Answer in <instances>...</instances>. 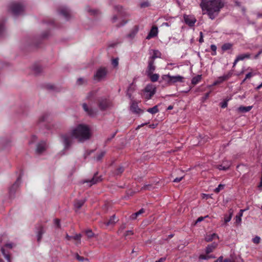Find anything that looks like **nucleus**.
Listing matches in <instances>:
<instances>
[{
    "label": "nucleus",
    "mask_w": 262,
    "mask_h": 262,
    "mask_svg": "<svg viewBox=\"0 0 262 262\" xmlns=\"http://www.w3.org/2000/svg\"><path fill=\"white\" fill-rule=\"evenodd\" d=\"M203 14H207L211 19H214L224 6L222 0H201L200 4Z\"/></svg>",
    "instance_id": "nucleus-1"
},
{
    "label": "nucleus",
    "mask_w": 262,
    "mask_h": 262,
    "mask_svg": "<svg viewBox=\"0 0 262 262\" xmlns=\"http://www.w3.org/2000/svg\"><path fill=\"white\" fill-rule=\"evenodd\" d=\"M210 48L212 51H214L215 53L216 50V47L215 45H211L210 46Z\"/></svg>",
    "instance_id": "nucleus-58"
},
{
    "label": "nucleus",
    "mask_w": 262,
    "mask_h": 262,
    "mask_svg": "<svg viewBox=\"0 0 262 262\" xmlns=\"http://www.w3.org/2000/svg\"><path fill=\"white\" fill-rule=\"evenodd\" d=\"M227 106V101H225L222 103L221 107L222 108H225Z\"/></svg>",
    "instance_id": "nucleus-63"
},
{
    "label": "nucleus",
    "mask_w": 262,
    "mask_h": 262,
    "mask_svg": "<svg viewBox=\"0 0 262 262\" xmlns=\"http://www.w3.org/2000/svg\"><path fill=\"white\" fill-rule=\"evenodd\" d=\"M114 9L116 11H118V12H120L121 11L122 8L121 6L117 5L114 7Z\"/></svg>",
    "instance_id": "nucleus-52"
},
{
    "label": "nucleus",
    "mask_w": 262,
    "mask_h": 262,
    "mask_svg": "<svg viewBox=\"0 0 262 262\" xmlns=\"http://www.w3.org/2000/svg\"><path fill=\"white\" fill-rule=\"evenodd\" d=\"M81 235L79 234H76L75 235V236H73V238H72V239H74L75 241H77V244H80V242H81Z\"/></svg>",
    "instance_id": "nucleus-41"
},
{
    "label": "nucleus",
    "mask_w": 262,
    "mask_h": 262,
    "mask_svg": "<svg viewBox=\"0 0 262 262\" xmlns=\"http://www.w3.org/2000/svg\"><path fill=\"white\" fill-rule=\"evenodd\" d=\"M183 17L185 24L190 27H193L196 21V18L193 15L184 14Z\"/></svg>",
    "instance_id": "nucleus-8"
},
{
    "label": "nucleus",
    "mask_w": 262,
    "mask_h": 262,
    "mask_svg": "<svg viewBox=\"0 0 262 262\" xmlns=\"http://www.w3.org/2000/svg\"><path fill=\"white\" fill-rule=\"evenodd\" d=\"M98 107L100 110H105L112 106L111 102L107 99L101 98L98 100Z\"/></svg>",
    "instance_id": "nucleus-7"
},
{
    "label": "nucleus",
    "mask_w": 262,
    "mask_h": 262,
    "mask_svg": "<svg viewBox=\"0 0 262 262\" xmlns=\"http://www.w3.org/2000/svg\"><path fill=\"white\" fill-rule=\"evenodd\" d=\"M5 246L7 248H9L10 249H11L13 247V244H12V243H10V244H7L5 245Z\"/></svg>",
    "instance_id": "nucleus-62"
},
{
    "label": "nucleus",
    "mask_w": 262,
    "mask_h": 262,
    "mask_svg": "<svg viewBox=\"0 0 262 262\" xmlns=\"http://www.w3.org/2000/svg\"><path fill=\"white\" fill-rule=\"evenodd\" d=\"M85 201V199L76 200L74 203L75 207L77 209H79L83 206Z\"/></svg>",
    "instance_id": "nucleus-22"
},
{
    "label": "nucleus",
    "mask_w": 262,
    "mask_h": 262,
    "mask_svg": "<svg viewBox=\"0 0 262 262\" xmlns=\"http://www.w3.org/2000/svg\"><path fill=\"white\" fill-rule=\"evenodd\" d=\"M162 79L169 84L180 80V76H171L169 74L163 75Z\"/></svg>",
    "instance_id": "nucleus-9"
},
{
    "label": "nucleus",
    "mask_w": 262,
    "mask_h": 262,
    "mask_svg": "<svg viewBox=\"0 0 262 262\" xmlns=\"http://www.w3.org/2000/svg\"><path fill=\"white\" fill-rule=\"evenodd\" d=\"M112 63L113 66L114 67H115L118 66V59H117V58L113 59L112 60Z\"/></svg>",
    "instance_id": "nucleus-49"
},
{
    "label": "nucleus",
    "mask_w": 262,
    "mask_h": 262,
    "mask_svg": "<svg viewBox=\"0 0 262 262\" xmlns=\"http://www.w3.org/2000/svg\"><path fill=\"white\" fill-rule=\"evenodd\" d=\"M139 31V27L135 26L130 30V32L127 34V37L130 39H133Z\"/></svg>",
    "instance_id": "nucleus-18"
},
{
    "label": "nucleus",
    "mask_w": 262,
    "mask_h": 262,
    "mask_svg": "<svg viewBox=\"0 0 262 262\" xmlns=\"http://www.w3.org/2000/svg\"><path fill=\"white\" fill-rule=\"evenodd\" d=\"M250 57H251V54H250V53H245V54H240V55H238L236 57V58H237V59L239 61H240V60H243L245 59L250 58Z\"/></svg>",
    "instance_id": "nucleus-24"
},
{
    "label": "nucleus",
    "mask_w": 262,
    "mask_h": 262,
    "mask_svg": "<svg viewBox=\"0 0 262 262\" xmlns=\"http://www.w3.org/2000/svg\"><path fill=\"white\" fill-rule=\"evenodd\" d=\"M224 188V185L220 184L217 187H216L214 191L215 193H219L221 190L223 189Z\"/></svg>",
    "instance_id": "nucleus-43"
},
{
    "label": "nucleus",
    "mask_w": 262,
    "mask_h": 262,
    "mask_svg": "<svg viewBox=\"0 0 262 262\" xmlns=\"http://www.w3.org/2000/svg\"><path fill=\"white\" fill-rule=\"evenodd\" d=\"M175 19V18H170L169 21L168 22L165 23L163 24V25H164L166 26H170V23L171 21L173 22V19Z\"/></svg>",
    "instance_id": "nucleus-56"
},
{
    "label": "nucleus",
    "mask_w": 262,
    "mask_h": 262,
    "mask_svg": "<svg viewBox=\"0 0 262 262\" xmlns=\"http://www.w3.org/2000/svg\"><path fill=\"white\" fill-rule=\"evenodd\" d=\"M221 262H233V261L230 259L226 258V259H225L224 260L223 259L222 260H221Z\"/></svg>",
    "instance_id": "nucleus-64"
},
{
    "label": "nucleus",
    "mask_w": 262,
    "mask_h": 262,
    "mask_svg": "<svg viewBox=\"0 0 262 262\" xmlns=\"http://www.w3.org/2000/svg\"><path fill=\"white\" fill-rule=\"evenodd\" d=\"M252 73H248L246 75L245 79H249L252 76Z\"/></svg>",
    "instance_id": "nucleus-60"
},
{
    "label": "nucleus",
    "mask_w": 262,
    "mask_h": 262,
    "mask_svg": "<svg viewBox=\"0 0 262 262\" xmlns=\"http://www.w3.org/2000/svg\"><path fill=\"white\" fill-rule=\"evenodd\" d=\"M201 78H202V75H198L197 76L192 78V79L191 80V83L195 85L201 81Z\"/></svg>",
    "instance_id": "nucleus-29"
},
{
    "label": "nucleus",
    "mask_w": 262,
    "mask_h": 262,
    "mask_svg": "<svg viewBox=\"0 0 262 262\" xmlns=\"http://www.w3.org/2000/svg\"><path fill=\"white\" fill-rule=\"evenodd\" d=\"M9 10L13 14L17 15L24 11V6L20 3H13L9 6Z\"/></svg>",
    "instance_id": "nucleus-4"
},
{
    "label": "nucleus",
    "mask_w": 262,
    "mask_h": 262,
    "mask_svg": "<svg viewBox=\"0 0 262 262\" xmlns=\"http://www.w3.org/2000/svg\"><path fill=\"white\" fill-rule=\"evenodd\" d=\"M95 94L96 92L94 91H91L89 92L86 95V99L91 100L95 96Z\"/></svg>",
    "instance_id": "nucleus-35"
},
{
    "label": "nucleus",
    "mask_w": 262,
    "mask_h": 262,
    "mask_svg": "<svg viewBox=\"0 0 262 262\" xmlns=\"http://www.w3.org/2000/svg\"><path fill=\"white\" fill-rule=\"evenodd\" d=\"M252 108V106H240L238 107V110L239 112L242 113H245L248 112L250 111Z\"/></svg>",
    "instance_id": "nucleus-30"
},
{
    "label": "nucleus",
    "mask_w": 262,
    "mask_h": 262,
    "mask_svg": "<svg viewBox=\"0 0 262 262\" xmlns=\"http://www.w3.org/2000/svg\"><path fill=\"white\" fill-rule=\"evenodd\" d=\"M156 87L152 84H148L144 91V95L145 99L149 100L156 93Z\"/></svg>",
    "instance_id": "nucleus-6"
},
{
    "label": "nucleus",
    "mask_w": 262,
    "mask_h": 262,
    "mask_svg": "<svg viewBox=\"0 0 262 262\" xmlns=\"http://www.w3.org/2000/svg\"><path fill=\"white\" fill-rule=\"evenodd\" d=\"M54 224L57 227H60V221L58 219L54 220Z\"/></svg>",
    "instance_id": "nucleus-57"
},
{
    "label": "nucleus",
    "mask_w": 262,
    "mask_h": 262,
    "mask_svg": "<svg viewBox=\"0 0 262 262\" xmlns=\"http://www.w3.org/2000/svg\"><path fill=\"white\" fill-rule=\"evenodd\" d=\"M105 151H101L99 154L97 155L96 156V160L97 161L100 160L105 155Z\"/></svg>",
    "instance_id": "nucleus-42"
},
{
    "label": "nucleus",
    "mask_w": 262,
    "mask_h": 262,
    "mask_svg": "<svg viewBox=\"0 0 262 262\" xmlns=\"http://www.w3.org/2000/svg\"><path fill=\"white\" fill-rule=\"evenodd\" d=\"M101 180L99 177H97L96 174L94 175L93 178L91 180H85L83 181V183H87L89 187L91 186L92 185L97 183V182L100 181Z\"/></svg>",
    "instance_id": "nucleus-15"
},
{
    "label": "nucleus",
    "mask_w": 262,
    "mask_h": 262,
    "mask_svg": "<svg viewBox=\"0 0 262 262\" xmlns=\"http://www.w3.org/2000/svg\"><path fill=\"white\" fill-rule=\"evenodd\" d=\"M166 260V257H161L158 260L155 261V262H164Z\"/></svg>",
    "instance_id": "nucleus-61"
},
{
    "label": "nucleus",
    "mask_w": 262,
    "mask_h": 262,
    "mask_svg": "<svg viewBox=\"0 0 262 262\" xmlns=\"http://www.w3.org/2000/svg\"><path fill=\"white\" fill-rule=\"evenodd\" d=\"M33 71L35 74H38L41 72L42 68L40 66L35 65L33 67Z\"/></svg>",
    "instance_id": "nucleus-34"
},
{
    "label": "nucleus",
    "mask_w": 262,
    "mask_h": 262,
    "mask_svg": "<svg viewBox=\"0 0 262 262\" xmlns=\"http://www.w3.org/2000/svg\"><path fill=\"white\" fill-rule=\"evenodd\" d=\"M124 171V168L123 167H118L115 172V174L117 175H119L121 173H122Z\"/></svg>",
    "instance_id": "nucleus-44"
},
{
    "label": "nucleus",
    "mask_w": 262,
    "mask_h": 262,
    "mask_svg": "<svg viewBox=\"0 0 262 262\" xmlns=\"http://www.w3.org/2000/svg\"><path fill=\"white\" fill-rule=\"evenodd\" d=\"M152 51V55L149 57V59H155L157 58H160L161 56V52L158 50H153Z\"/></svg>",
    "instance_id": "nucleus-20"
},
{
    "label": "nucleus",
    "mask_w": 262,
    "mask_h": 262,
    "mask_svg": "<svg viewBox=\"0 0 262 262\" xmlns=\"http://www.w3.org/2000/svg\"><path fill=\"white\" fill-rule=\"evenodd\" d=\"M217 244L213 243L210 245H209L206 248V254H209L213 251V250L216 247Z\"/></svg>",
    "instance_id": "nucleus-21"
},
{
    "label": "nucleus",
    "mask_w": 262,
    "mask_h": 262,
    "mask_svg": "<svg viewBox=\"0 0 262 262\" xmlns=\"http://www.w3.org/2000/svg\"><path fill=\"white\" fill-rule=\"evenodd\" d=\"M200 36L199 41L200 43H202L204 41V39H203V34L202 32H200Z\"/></svg>",
    "instance_id": "nucleus-54"
},
{
    "label": "nucleus",
    "mask_w": 262,
    "mask_h": 262,
    "mask_svg": "<svg viewBox=\"0 0 262 262\" xmlns=\"http://www.w3.org/2000/svg\"><path fill=\"white\" fill-rule=\"evenodd\" d=\"M147 76L150 78V80L152 82H156L158 81L159 76L157 74H153V73L151 74H147Z\"/></svg>",
    "instance_id": "nucleus-28"
},
{
    "label": "nucleus",
    "mask_w": 262,
    "mask_h": 262,
    "mask_svg": "<svg viewBox=\"0 0 262 262\" xmlns=\"http://www.w3.org/2000/svg\"><path fill=\"white\" fill-rule=\"evenodd\" d=\"M107 73V69L105 67H100L97 70L94 75L95 80L100 81L104 79Z\"/></svg>",
    "instance_id": "nucleus-5"
},
{
    "label": "nucleus",
    "mask_w": 262,
    "mask_h": 262,
    "mask_svg": "<svg viewBox=\"0 0 262 262\" xmlns=\"http://www.w3.org/2000/svg\"><path fill=\"white\" fill-rule=\"evenodd\" d=\"M145 212V210L144 209L142 208L139 211H137L136 213H134L132 214L130 216V219L131 220H135L137 219V217L140 214L143 213Z\"/></svg>",
    "instance_id": "nucleus-23"
},
{
    "label": "nucleus",
    "mask_w": 262,
    "mask_h": 262,
    "mask_svg": "<svg viewBox=\"0 0 262 262\" xmlns=\"http://www.w3.org/2000/svg\"><path fill=\"white\" fill-rule=\"evenodd\" d=\"M118 19V16L117 15H114L111 18V21L113 23H114L116 22L117 20Z\"/></svg>",
    "instance_id": "nucleus-55"
},
{
    "label": "nucleus",
    "mask_w": 262,
    "mask_h": 262,
    "mask_svg": "<svg viewBox=\"0 0 262 262\" xmlns=\"http://www.w3.org/2000/svg\"><path fill=\"white\" fill-rule=\"evenodd\" d=\"M126 23H127V21L123 20L120 23L118 24L116 26L118 28L121 27L125 25Z\"/></svg>",
    "instance_id": "nucleus-50"
},
{
    "label": "nucleus",
    "mask_w": 262,
    "mask_h": 262,
    "mask_svg": "<svg viewBox=\"0 0 262 262\" xmlns=\"http://www.w3.org/2000/svg\"><path fill=\"white\" fill-rule=\"evenodd\" d=\"M158 33V28L156 26H153L148 34L147 36H146V39L149 40L151 38L157 36Z\"/></svg>",
    "instance_id": "nucleus-16"
},
{
    "label": "nucleus",
    "mask_w": 262,
    "mask_h": 262,
    "mask_svg": "<svg viewBox=\"0 0 262 262\" xmlns=\"http://www.w3.org/2000/svg\"><path fill=\"white\" fill-rule=\"evenodd\" d=\"M147 112L151 114H155L159 112L158 105H155L153 107L149 108L147 110Z\"/></svg>",
    "instance_id": "nucleus-32"
},
{
    "label": "nucleus",
    "mask_w": 262,
    "mask_h": 262,
    "mask_svg": "<svg viewBox=\"0 0 262 262\" xmlns=\"http://www.w3.org/2000/svg\"><path fill=\"white\" fill-rule=\"evenodd\" d=\"M76 258L79 261H83L84 258L80 256L78 254H76Z\"/></svg>",
    "instance_id": "nucleus-59"
},
{
    "label": "nucleus",
    "mask_w": 262,
    "mask_h": 262,
    "mask_svg": "<svg viewBox=\"0 0 262 262\" xmlns=\"http://www.w3.org/2000/svg\"><path fill=\"white\" fill-rule=\"evenodd\" d=\"M73 138L71 129H70V132L61 135L60 138L64 146V150H67L70 149L73 143Z\"/></svg>",
    "instance_id": "nucleus-3"
},
{
    "label": "nucleus",
    "mask_w": 262,
    "mask_h": 262,
    "mask_svg": "<svg viewBox=\"0 0 262 262\" xmlns=\"http://www.w3.org/2000/svg\"><path fill=\"white\" fill-rule=\"evenodd\" d=\"M154 188V187L151 184H145L141 188L142 190H151Z\"/></svg>",
    "instance_id": "nucleus-38"
},
{
    "label": "nucleus",
    "mask_w": 262,
    "mask_h": 262,
    "mask_svg": "<svg viewBox=\"0 0 262 262\" xmlns=\"http://www.w3.org/2000/svg\"><path fill=\"white\" fill-rule=\"evenodd\" d=\"M47 145L45 141H41L37 145L36 151L37 154H40L46 150Z\"/></svg>",
    "instance_id": "nucleus-13"
},
{
    "label": "nucleus",
    "mask_w": 262,
    "mask_h": 262,
    "mask_svg": "<svg viewBox=\"0 0 262 262\" xmlns=\"http://www.w3.org/2000/svg\"><path fill=\"white\" fill-rule=\"evenodd\" d=\"M1 250L3 254L4 255L5 258L7 260L8 262H11L9 254L5 253V250L3 248H2Z\"/></svg>",
    "instance_id": "nucleus-37"
},
{
    "label": "nucleus",
    "mask_w": 262,
    "mask_h": 262,
    "mask_svg": "<svg viewBox=\"0 0 262 262\" xmlns=\"http://www.w3.org/2000/svg\"><path fill=\"white\" fill-rule=\"evenodd\" d=\"M20 184V178L19 177L15 183L10 187L9 192L11 195H12L16 190L19 187Z\"/></svg>",
    "instance_id": "nucleus-17"
},
{
    "label": "nucleus",
    "mask_w": 262,
    "mask_h": 262,
    "mask_svg": "<svg viewBox=\"0 0 262 262\" xmlns=\"http://www.w3.org/2000/svg\"><path fill=\"white\" fill-rule=\"evenodd\" d=\"M155 61L153 59L148 60V67L146 70L147 74H152L155 70L156 67L154 65Z\"/></svg>",
    "instance_id": "nucleus-14"
},
{
    "label": "nucleus",
    "mask_w": 262,
    "mask_h": 262,
    "mask_svg": "<svg viewBox=\"0 0 262 262\" xmlns=\"http://www.w3.org/2000/svg\"><path fill=\"white\" fill-rule=\"evenodd\" d=\"M244 210H240L239 212L235 216V223L237 224H239L241 222L242 219L241 217L243 215V212Z\"/></svg>",
    "instance_id": "nucleus-27"
},
{
    "label": "nucleus",
    "mask_w": 262,
    "mask_h": 262,
    "mask_svg": "<svg viewBox=\"0 0 262 262\" xmlns=\"http://www.w3.org/2000/svg\"><path fill=\"white\" fill-rule=\"evenodd\" d=\"M231 76V74L228 73L227 74L224 75L222 76L219 77L216 80H215L212 84V86L216 85L219 84H220L224 81L228 80Z\"/></svg>",
    "instance_id": "nucleus-12"
},
{
    "label": "nucleus",
    "mask_w": 262,
    "mask_h": 262,
    "mask_svg": "<svg viewBox=\"0 0 262 262\" xmlns=\"http://www.w3.org/2000/svg\"><path fill=\"white\" fill-rule=\"evenodd\" d=\"M48 118V115L46 114H43L41 115L38 118V122L39 123L45 121Z\"/></svg>",
    "instance_id": "nucleus-39"
},
{
    "label": "nucleus",
    "mask_w": 262,
    "mask_h": 262,
    "mask_svg": "<svg viewBox=\"0 0 262 262\" xmlns=\"http://www.w3.org/2000/svg\"><path fill=\"white\" fill-rule=\"evenodd\" d=\"M149 6V4L148 2H142L140 4V7L141 8H145V7H147Z\"/></svg>",
    "instance_id": "nucleus-46"
},
{
    "label": "nucleus",
    "mask_w": 262,
    "mask_h": 262,
    "mask_svg": "<svg viewBox=\"0 0 262 262\" xmlns=\"http://www.w3.org/2000/svg\"><path fill=\"white\" fill-rule=\"evenodd\" d=\"M42 232L41 230H40L38 232V234L37 235V241L38 242H40V241L41 240V237H42Z\"/></svg>",
    "instance_id": "nucleus-48"
},
{
    "label": "nucleus",
    "mask_w": 262,
    "mask_h": 262,
    "mask_svg": "<svg viewBox=\"0 0 262 262\" xmlns=\"http://www.w3.org/2000/svg\"><path fill=\"white\" fill-rule=\"evenodd\" d=\"M232 214H233V211L231 209H230L229 211V215H225L224 221L226 223L230 221V220L232 218Z\"/></svg>",
    "instance_id": "nucleus-33"
},
{
    "label": "nucleus",
    "mask_w": 262,
    "mask_h": 262,
    "mask_svg": "<svg viewBox=\"0 0 262 262\" xmlns=\"http://www.w3.org/2000/svg\"><path fill=\"white\" fill-rule=\"evenodd\" d=\"M85 234L88 237H92L94 236V233L91 230H87L85 231Z\"/></svg>",
    "instance_id": "nucleus-45"
},
{
    "label": "nucleus",
    "mask_w": 262,
    "mask_h": 262,
    "mask_svg": "<svg viewBox=\"0 0 262 262\" xmlns=\"http://www.w3.org/2000/svg\"><path fill=\"white\" fill-rule=\"evenodd\" d=\"M215 238H219L218 235L215 233H212L209 235H207L205 237V240L207 242H211Z\"/></svg>",
    "instance_id": "nucleus-25"
},
{
    "label": "nucleus",
    "mask_w": 262,
    "mask_h": 262,
    "mask_svg": "<svg viewBox=\"0 0 262 262\" xmlns=\"http://www.w3.org/2000/svg\"><path fill=\"white\" fill-rule=\"evenodd\" d=\"M86 82V81L84 79L82 78H79L77 81V82L78 84H82L84 83H85Z\"/></svg>",
    "instance_id": "nucleus-47"
},
{
    "label": "nucleus",
    "mask_w": 262,
    "mask_h": 262,
    "mask_svg": "<svg viewBox=\"0 0 262 262\" xmlns=\"http://www.w3.org/2000/svg\"><path fill=\"white\" fill-rule=\"evenodd\" d=\"M215 257L212 255H204L201 254L199 256V259H208L211 258H214Z\"/></svg>",
    "instance_id": "nucleus-36"
},
{
    "label": "nucleus",
    "mask_w": 262,
    "mask_h": 262,
    "mask_svg": "<svg viewBox=\"0 0 262 262\" xmlns=\"http://www.w3.org/2000/svg\"><path fill=\"white\" fill-rule=\"evenodd\" d=\"M82 107L88 115L91 116H95L97 113L96 109H93L90 107L86 103L82 104Z\"/></svg>",
    "instance_id": "nucleus-11"
},
{
    "label": "nucleus",
    "mask_w": 262,
    "mask_h": 262,
    "mask_svg": "<svg viewBox=\"0 0 262 262\" xmlns=\"http://www.w3.org/2000/svg\"><path fill=\"white\" fill-rule=\"evenodd\" d=\"M230 165H231V164L230 163V162H228L225 165H217V168L219 170H226L229 169V168L230 167Z\"/></svg>",
    "instance_id": "nucleus-31"
},
{
    "label": "nucleus",
    "mask_w": 262,
    "mask_h": 262,
    "mask_svg": "<svg viewBox=\"0 0 262 262\" xmlns=\"http://www.w3.org/2000/svg\"><path fill=\"white\" fill-rule=\"evenodd\" d=\"M253 242L255 244L259 243L260 242V237L258 236L255 237L254 238H253Z\"/></svg>",
    "instance_id": "nucleus-51"
},
{
    "label": "nucleus",
    "mask_w": 262,
    "mask_h": 262,
    "mask_svg": "<svg viewBox=\"0 0 262 262\" xmlns=\"http://www.w3.org/2000/svg\"><path fill=\"white\" fill-rule=\"evenodd\" d=\"M231 47L232 45L230 43H225L222 46V49L223 51H226L227 50H229L230 49H231Z\"/></svg>",
    "instance_id": "nucleus-40"
},
{
    "label": "nucleus",
    "mask_w": 262,
    "mask_h": 262,
    "mask_svg": "<svg viewBox=\"0 0 262 262\" xmlns=\"http://www.w3.org/2000/svg\"><path fill=\"white\" fill-rule=\"evenodd\" d=\"M207 216H205V217H203V216H200V217H199L196 220V221H195V224H197V223H200V222H202V221H203V220H204V219L205 217H207Z\"/></svg>",
    "instance_id": "nucleus-53"
},
{
    "label": "nucleus",
    "mask_w": 262,
    "mask_h": 262,
    "mask_svg": "<svg viewBox=\"0 0 262 262\" xmlns=\"http://www.w3.org/2000/svg\"><path fill=\"white\" fill-rule=\"evenodd\" d=\"M117 221L115 215H113L110 219L106 223V226H112L114 225Z\"/></svg>",
    "instance_id": "nucleus-26"
},
{
    "label": "nucleus",
    "mask_w": 262,
    "mask_h": 262,
    "mask_svg": "<svg viewBox=\"0 0 262 262\" xmlns=\"http://www.w3.org/2000/svg\"><path fill=\"white\" fill-rule=\"evenodd\" d=\"M59 13L66 20L69 19L72 17L71 11L66 7H62L59 10Z\"/></svg>",
    "instance_id": "nucleus-10"
},
{
    "label": "nucleus",
    "mask_w": 262,
    "mask_h": 262,
    "mask_svg": "<svg viewBox=\"0 0 262 262\" xmlns=\"http://www.w3.org/2000/svg\"><path fill=\"white\" fill-rule=\"evenodd\" d=\"M130 110L136 114H139L142 112L141 110L138 107L137 103L135 101L132 102L130 105Z\"/></svg>",
    "instance_id": "nucleus-19"
},
{
    "label": "nucleus",
    "mask_w": 262,
    "mask_h": 262,
    "mask_svg": "<svg viewBox=\"0 0 262 262\" xmlns=\"http://www.w3.org/2000/svg\"><path fill=\"white\" fill-rule=\"evenodd\" d=\"M73 137L80 142L89 140L92 136L91 128L88 125L79 124L71 128Z\"/></svg>",
    "instance_id": "nucleus-2"
}]
</instances>
